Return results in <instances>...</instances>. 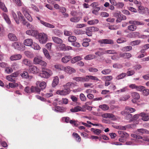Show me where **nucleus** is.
<instances>
[{
  "instance_id": "obj_1",
  "label": "nucleus",
  "mask_w": 149,
  "mask_h": 149,
  "mask_svg": "<svg viewBox=\"0 0 149 149\" xmlns=\"http://www.w3.org/2000/svg\"><path fill=\"white\" fill-rule=\"evenodd\" d=\"M52 74V71L51 70L49 69H46L42 71L40 76L42 77L48 78L51 76Z\"/></svg>"
},
{
  "instance_id": "obj_2",
  "label": "nucleus",
  "mask_w": 149,
  "mask_h": 149,
  "mask_svg": "<svg viewBox=\"0 0 149 149\" xmlns=\"http://www.w3.org/2000/svg\"><path fill=\"white\" fill-rule=\"evenodd\" d=\"M38 38L40 42L42 44L45 43L47 40V35L44 33H39L38 35Z\"/></svg>"
},
{
  "instance_id": "obj_3",
  "label": "nucleus",
  "mask_w": 149,
  "mask_h": 149,
  "mask_svg": "<svg viewBox=\"0 0 149 149\" xmlns=\"http://www.w3.org/2000/svg\"><path fill=\"white\" fill-rule=\"evenodd\" d=\"M98 42L101 46H103L104 44H113V41L111 39H102L98 40Z\"/></svg>"
},
{
  "instance_id": "obj_4",
  "label": "nucleus",
  "mask_w": 149,
  "mask_h": 149,
  "mask_svg": "<svg viewBox=\"0 0 149 149\" xmlns=\"http://www.w3.org/2000/svg\"><path fill=\"white\" fill-rule=\"evenodd\" d=\"M81 82H88L90 79L92 80L98 81V79L95 76H93L91 75H87L85 77H81Z\"/></svg>"
},
{
  "instance_id": "obj_5",
  "label": "nucleus",
  "mask_w": 149,
  "mask_h": 149,
  "mask_svg": "<svg viewBox=\"0 0 149 149\" xmlns=\"http://www.w3.org/2000/svg\"><path fill=\"white\" fill-rule=\"evenodd\" d=\"M70 92V88H67L61 90H58L56 91V93L61 95H65L69 94Z\"/></svg>"
},
{
  "instance_id": "obj_6",
  "label": "nucleus",
  "mask_w": 149,
  "mask_h": 149,
  "mask_svg": "<svg viewBox=\"0 0 149 149\" xmlns=\"http://www.w3.org/2000/svg\"><path fill=\"white\" fill-rule=\"evenodd\" d=\"M39 71V69L35 66L32 65L29 67V71L31 73L36 74L38 73Z\"/></svg>"
},
{
  "instance_id": "obj_7",
  "label": "nucleus",
  "mask_w": 149,
  "mask_h": 149,
  "mask_svg": "<svg viewBox=\"0 0 149 149\" xmlns=\"http://www.w3.org/2000/svg\"><path fill=\"white\" fill-rule=\"evenodd\" d=\"M131 136L132 137L135 138L136 139H143L144 141H149V137H145L143 138L141 136L134 134H131Z\"/></svg>"
},
{
  "instance_id": "obj_8",
  "label": "nucleus",
  "mask_w": 149,
  "mask_h": 149,
  "mask_svg": "<svg viewBox=\"0 0 149 149\" xmlns=\"http://www.w3.org/2000/svg\"><path fill=\"white\" fill-rule=\"evenodd\" d=\"M135 111L134 109L130 108L129 107H125V109L124 111L121 112V114L122 115H123L125 114V113H132L134 112Z\"/></svg>"
},
{
  "instance_id": "obj_9",
  "label": "nucleus",
  "mask_w": 149,
  "mask_h": 149,
  "mask_svg": "<svg viewBox=\"0 0 149 149\" xmlns=\"http://www.w3.org/2000/svg\"><path fill=\"white\" fill-rule=\"evenodd\" d=\"M36 17L38 20L40 21V23L45 26L50 28H54V26L53 25L45 22L42 20H41L39 17Z\"/></svg>"
},
{
  "instance_id": "obj_10",
  "label": "nucleus",
  "mask_w": 149,
  "mask_h": 149,
  "mask_svg": "<svg viewBox=\"0 0 149 149\" xmlns=\"http://www.w3.org/2000/svg\"><path fill=\"white\" fill-rule=\"evenodd\" d=\"M64 71L69 74H72L75 72V70L73 68L69 66H67L65 67Z\"/></svg>"
},
{
  "instance_id": "obj_11",
  "label": "nucleus",
  "mask_w": 149,
  "mask_h": 149,
  "mask_svg": "<svg viewBox=\"0 0 149 149\" xmlns=\"http://www.w3.org/2000/svg\"><path fill=\"white\" fill-rule=\"evenodd\" d=\"M26 33L27 35L34 36L38 34V31L36 30H33V29H31L27 31H26Z\"/></svg>"
},
{
  "instance_id": "obj_12",
  "label": "nucleus",
  "mask_w": 149,
  "mask_h": 149,
  "mask_svg": "<svg viewBox=\"0 0 149 149\" xmlns=\"http://www.w3.org/2000/svg\"><path fill=\"white\" fill-rule=\"evenodd\" d=\"M22 58V55L20 54L13 55L10 58V59L11 61L19 60Z\"/></svg>"
},
{
  "instance_id": "obj_13",
  "label": "nucleus",
  "mask_w": 149,
  "mask_h": 149,
  "mask_svg": "<svg viewBox=\"0 0 149 149\" xmlns=\"http://www.w3.org/2000/svg\"><path fill=\"white\" fill-rule=\"evenodd\" d=\"M17 13L19 18V19H21L22 21V23L24 25H26L27 24V22L26 21L25 19L21 13L20 11H17Z\"/></svg>"
},
{
  "instance_id": "obj_14",
  "label": "nucleus",
  "mask_w": 149,
  "mask_h": 149,
  "mask_svg": "<svg viewBox=\"0 0 149 149\" xmlns=\"http://www.w3.org/2000/svg\"><path fill=\"white\" fill-rule=\"evenodd\" d=\"M12 46L15 49L20 50L21 49L22 44L19 42H15L12 44Z\"/></svg>"
},
{
  "instance_id": "obj_15",
  "label": "nucleus",
  "mask_w": 149,
  "mask_h": 149,
  "mask_svg": "<svg viewBox=\"0 0 149 149\" xmlns=\"http://www.w3.org/2000/svg\"><path fill=\"white\" fill-rule=\"evenodd\" d=\"M36 84L37 86H39L42 90L45 89L46 86V84L44 81L40 82L39 81H37L36 83Z\"/></svg>"
},
{
  "instance_id": "obj_16",
  "label": "nucleus",
  "mask_w": 149,
  "mask_h": 149,
  "mask_svg": "<svg viewBox=\"0 0 149 149\" xmlns=\"http://www.w3.org/2000/svg\"><path fill=\"white\" fill-rule=\"evenodd\" d=\"M71 59V57L70 56H65L62 58L61 59V62L64 63H67Z\"/></svg>"
},
{
  "instance_id": "obj_17",
  "label": "nucleus",
  "mask_w": 149,
  "mask_h": 149,
  "mask_svg": "<svg viewBox=\"0 0 149 149\" xmlns=\"http://www.w3.org/2000/svg\"><path fill=\"white\" fill-rule=\"evenodd\" d=\"M24 43L26 46H31L33 43V40L31 39H27L24 41Z\"/></svg>"
},
{
  "instance_id": "obj_18",
  "label": "nucleus",
  "mask_w": 149,
  "mask_h": 149,
  "mask_svg": "<svg viewBox=\"0 0 149 149\" xmlns=\"http://www.w3.org/2000/svg\"><path fill=\"white\" fill-rule=\"evenodd\" d=\"M83 109V108L79 106H77L74 107V108L71 109L70 110L71 112H76L82 111Z\"/></svg>"
},
{
  "instance_id": "obj_19",
  "label": "nucleus",
  "mask_w": 149,
  "mask_h": 149,
  "mask_svg": "<svg viewBox=\"0 0 149 149\" xmlns=\"http://www.w3.org/2000/svg\"><path fill=\"white\" fill-rule=\"evenodd\" d=\"M140 115L142 117V119L144 121H147L149 120V116L144 113H140Z\"/></svg>"
},
{
  "instance_id": "obj_20",
  "label": "nucleus",
  "mask_w": 149,
  "mask_h": 149,
  "mask_svg": "<svg viewBox=\"0 0 149 149\" xmlns=\"http://www.w3.org/2000/svg\"><path fill=\"white\" fill-rule=\"evenodd\" d=\"M53 41L56 43L61 44L63 42L62 40L58 37L54 36L52 37Z\"/></svg>"
},
{
  "instance_id": "obj_21",
  "label": "nucleus",
  "mask_w": 149,
  "mask_h": 149,
  "mask_svg": "<svg viewBox=\"0 0 149 149\" xmlns=\"http://www.w3.org/2000/svg\"><path fill=\"white\" fill-rule=\"evenodd\" d=\"M9 39L12 41H16L17 39L16 36L12 33H10L8 35Z\"/></svg>"
},
{
  "instance_id": "obj_22",
  "label": "nucleus",
  "mask_w": 149,
  "mask_h": 149,
  "mask_svg": "<svg viewBox=\"0 0 149 149\" xmlns=\"http://www.w3.org/2000/svg\"><path fill=\"white\" fill-rule=\"evenodd\" d=\"M75 83L72 82H69L67 83L65 85H63L64 88H72L75 86Z\"/></svg>"
},
{
  "instance_id": "obj_23",
  "label": "nucleus",
  "mask_w": 149,
  "mask_h": 149,
  "mask_svg": "<svg viewBox=\"0 0 149 149\" xmlns=\"http://www.w3.org/2000/svg\"><path fill=\"white\" fill-rule=\"evenodd\" d=\"M30 89L31 93L36 92L38 93H39L40 91V89L37 86L36 87L32 86Z\"/></svg>"
},
{
  "instance_id": "obj_24",
  "label": "nucleus",
  "mask_w": 149,
  "mask_h": 149,
  "mask_svg": "<svg viewBox=\"0 0 149 149\" xmlns=\"http://www.w3.org/2000/svg\"><path fill=\"white\" fill-rule=\"evenodd\" d=\"M59 78L57 76L55 77L53 80L52 83V86L53 87H55L57 86L58 83Z\"/></svg>"
},
{
  "instance_id": "obj_25",
  "label": "nucleus",
  "mask_w": 149,
  "mask_h": 149,
  "mask_svg": "<svg viewBox=\"0 0 149 149\" xmlns=\"http://www.w3.org/2000/svg\"><path fill=\"white\" fill-rule=\"evenodd\" d=\"M138 141L137 139H133L132 141H127L126 142V145H136V143Z\"/></svg>"
},
{
  "instance_id": "obj_26",
  "label": "nucleus",
  "mask_w": 149,
  "mask_h": 149,
  "mask_svg": "<svg viewBox=\"0 0 149 149\" xmlns=\"http://www.w3.org/2000/svg\"><path fill=\"white\" fill-rule=\"evenodd\" d=\"M137 132H138V134H139L144 133L149 134V131L143 129H138Z\"/></svg>"
},
{
  "instance_id": "obj_27",
  "label": "nucleus",
  "mask_w": 149,
  "mask_h": 149,
  "mask_svg": "<svg viewBox=\"0 0 149 149\" xmlns=\"http://www.w3.org/2000/svg\"><path fill=\"white\" fill-rule=\"evenodd\" d=\"M43 52L45 57L47 59L50 60L51 59V56L48 51L46 49L44 48L43 49Z\"/></svg>"
},
{
  "instance_id": "obj_28",
  "label": "nucleus",
  "mask_w": 149,
  "mask_h": 149,
  "mask_svg": "<svg viewBox=\"0 0 149 149\" xmlns=\"http://www.w3.org/2000/svg\"><path fill=\"white\" fill-rule=\"evenodd\" d=\"M131 95L132 97L134 99L138 100L140 98L139 94L136 92H133L131 93Z\"/></svg>"
},
{
  "instance_id": "obj_29",
  "label": "nucleus",
  "mask_w": 149,
  "mask_h": 149,
  "mask_svg": "<svg viewBox=\"0 0 149 149\" xmlns=\"http://www.w3.org/2000/svg\"><path fill=\"white\" fill-rule=\"evenodd\" d=\"M81 57L79 56H77L71 59V62L72 63H75L78 61L81 60Z\"/></svg>"
},
{
  "instance_id": "obj_30",
  "label": "nucleus",
  "mask_w": 149,
  "mask_h": 149,
  "mask_svg": "<svg viewBox=\"0 0 149 149\" xmlns=\"http://www.w3.org/2000/svg\"><path fill=\"white\" fill-rule=\"evenodd\" d=\"M118 18L116 20L117 22H121L122 20H125L126 19V17L125 15H122L120 13V15Z\"/></svg>"
},
{
  "instance_id": "obj_31",
  "label": "nucleus",
  "mask_w": 149,
  "mask_h": 149,
  "mask_svg": "<svg viewBox=\"0 0 149 149\" xmlns=\"http://www.w3.org/2000/svg\"><path fill=\"white\" fill-rule=\"evenodd\" d=\"M0 8L4 12H8L7 8L6 7L4 4L1 1H0Z\"/></svg>"
},
{
  "instance_id": "obj_32",
  "label": "nucleus",
  "mask_w": 149,
  "mask_h": 149,
  "mask_svg": "<svg viewBox=\"0 0 149 149\" xmlns=\"http://www.w3.org/2000/svg\"><path fill=\"white\" fill-rule=\"evenodd\" d=\"M99 51H97L96 52H95V54L99 56H100L102 55H103L105 53V51H104L103 50L104 49L103 48H100L99 49Z\"/></svg>"
},
{
  "instance_id": "obj_33",
  "label": "nucleus",
  "mask_w": 149,
  "mask_h": 149,
  "mask_svg": "<svg viewBox=\"0 0 149 149\" xmlns=\"http://www.w3.org/2000/svg\"><path fill=\"white\" fill-rule=\"evenodd\" d=\"M120 56L123 57L125 58H128L131 57L132 56L131 54L129 53H125L120 54Z\"/></svg>"
},
{
  "instance_id": "obj_34",
  "label": "nucleus",
  "mask_w": 149,
  "mask_h": 149,
  "mask_svg": "<svg viewBox=\"0 0 149 149\" xmlns=\"http://www.w3.org/2000/svg\"><path fill=\"white\" fill-rule=\"evenodd\" d=\"M91 131L93 132L95 134L97 135H99L102 132V131L101 130L93 128H91Z\"/></svg>"
},
{
  "instance_id": "obj_35",
  "label": "nucleus",
  "mask_w": 149,
  "mask_h": 149,
  "mask_svg": "<svg viewBox=\"0 0 149 149\" xmlns=\"http://www.w3.org/2000/svg\"><path fill=\"white\" fill-rule=\"evenodd\" d=\"M80 17H74L71 18L70 21L72 22H77L80 20Z\"/></svg>"
},
{
  "instance_id": "obj_36",
  "label": "nucleus",
  "mask_w": 149,
  "mask_h": 149,
  "mask_svg": "<svg viewBox=\"0 0 149 149\" xmlns=\"http://www.w3.org/2000/svg\"><path fill=\"white\" fill-rule=\"evenodd\" d=\"M95 57V56L94 55L89 54L85 56L84 58L86 60H89L93 59Z\"/></svg>"
},
{
  "instance_id": "obj_37",
  "label": "nucleus",
  "mask_w": 149,
  "mask_h": 149,
  "mask_svg": "<svg viewBox=\"0 0 149 149\" xmlns=\"http://www.w3.org/2000/svg\"><path fill=\"white\" fill-rule=\"evenodd\" d=\"M3 16L6 22L9 24H10L11 22L10 21L6 13H3Z\"/></svg>"
},
{
  "instance_id": "obj_38",
  "label": "nucleus",
  "mask_w": 149,
  "mask_h": 149,
  "mask_svg": "<svg viewBox=\"0 0 149 149\" xmlns=\"http://www.w3.org/2000/svg\"><path fill=\"white\" fill-rule=\"evenodd\" d=\"M130 97V96L129 95H126L120 97V98H119V100L120 101H126L128 100L129 98Z\"/></svg>"
},
{
  "instance_id": "obj_39",
  "label": "nucleus",
  "mask_w": 149,
  "mask_h": 149,
  "mask_svg": "<svg viewBox=\"0 0 149 149\" xmlns=\"http://www.w3.org/2000/svg\"><path fill=\"white\" fill-rule=\"evenodd\" d=\"M99 22V21L97 19H95L93 20H90L88 22V24L90 25H94L97 24Z\"/></svg>"
},
{
  "instance_id": "obj_40",
  "label": "nucleus",
  "mask_w": 149,
  "mask_h": 149,
  "mask_svg": "<svg viewBox=\"0 0 149 149\" xmlns=\"http://www.w3.org/2000/svg\"><path fill=\"white\" fill-rule=\"evenodd\" d=\"M53 32L55 35L58 36H60L62 34V33H61V32L57 29L53 30Z\"/></svg>"
},
{
  "instance_id": "obj_41",
  "label": "nucleus",
  "mask_w": 149,
  "mask_h": 149,
  "mask_svg": "<svg viewBox=\"0 0 149 149\" xmlns=\"http://www.w3.org/2000/svg\"><path fill=\"white\" fill-rule=\"evenodd\" d=\"M41 60L38 57H35L33 60V63L35 64H39Z\"/></svg>"
},
{
  "instance_id": "obj_42",
  "label": "nucleus",
  "mask_w": 149,
  "mask_h": 149,
  "mask_svg": "<svg viewBox=\"0 0 149 149\" xmlns=\"http://www.w3.org/2000/svg\"><path fill=\"white\" fill-rule=\"evenodd\" d=\"M31 47L34 49L36 50H39L41 49L40 46L37 43H33V44L31 46Z\"/></svg>"
},
{
  "instance_id": "obj_43",
  "label": "nucleus",
  "mask_w": 149,
  "mask_h": 149,
  "mask_svg": "<svg viewBox=\"0 0 149 149\" xmlns=\"http://www.w3.org/2000/svg\"><path fill=\"white\" fill-rule=\"evenodd\" d=\"M126 75V74L125 73H123L118 75L116 77V79L117 80L121 79L125 77Z\"/></svg>"
},
{
  "instance_id": "obj_44",
  "label": "nucleus",
  "mask_w": 149,
  "mask_h": 149,
  "mask_svg": "<svg viewBox=\"0 0 149 149\" xmlns=\"http://www.w3.org/2000/svg\"><path fill=\"white\" fill-rule=\"evenodd\" d=\"M72 135L74 137L77 139L76 140L77 141L79 142L81 141V137L77 133L74 132L72 134Z\"/></svg>"
},
{
  "instance_id": "obj_45",
  "label": "nucleus",
  "mask_w": 149,
  "mask_h": 149,
  "mask_svg": "<svg viewBox=\"0 0 149 149\" xmlns=\"http://www.w3.org/2000/svg\"><path fill=\"white\" fill-rule=\"evenodd\" d=\"M99 107L103 110H107L109 108V106L106 104H103L100 105Z\"/></svg>"
},
{
  "instance_id": "obj_46",
  "label": "nucleus",
  "mask_w": 149,
  "mask_h": 149,
  "mask_svg": "<svg viewBox=\"0 0 149 149\" xmlns=\"http://www.w3.org/2000/svg\"><path fill=\"white\" fill-rule=\"evenodd\" d=\"M25 55L28 57L32 58L34 56L33 53L29 51H26L25 52Z\"/></svg>"
},
{
  "instance_id": "obj_47",
  "label": "nucleus",
  "mask_w": 149,
  "mask_h": 149,
  "mask_svg": "<svg viewBox=\"0 0 149 149\" xmlns=\"http://www.w3.org/2000/svg\"><path fill=\"white\" fill-rule=\"evenodd\" d=\"M21 10L24 15H25L28 13V9L25 6H23Z\"/></svg>"
},
{
  "instance_id": "obj_48",
  "label": "nucleus",
  "mask_w": 149,
  "mask_h": 149,
  "mask_svg": "<svg viewBox=\"0 0 149 149\" xmlns=\"http://www.w3.org/2000/svg\"><path fill=\"white\" fill-rule=\"evenodd\" d=\"M68 41L70 42H74L76 40V38L74 36H71L69 37Z\"/></svg>"
},
{
  "instance_id": "obj_49",
  "label": "nucleus",
  "mask_w": 149,
  "mask_h": 149,
  "mask_svg": "<svg viewBox=\"0 0 149 149\" xmlns=\"http://www.w3.org/2000/svg\"><path fill=\"white\" fill-rule=\"evenodd\" d=\"M136 26L134 25H131L128 26L127 27L128 29L129 30L132 31L135 30L136 29Z\"/></svg>"
},
{
  "instance_id": "obj_50",
  "label": "nucleus",
  "mask_w": 149,
  "mask_h": 149,
  "mask_svg": "<svg viewBox=\"0 0 149 149\" xmlns=\"http://www.w3.org/2000/svg\"><path fill=\"white\" fill-rule=\"evenodd\" d=\"M105 53L109 54H116L117 53L114 50H109L105 51Z\"/></svg>"
},
{
  "instance_id": "obj_51",
  "label": "nucleus",
  "mask_w": 149,
  "mask_h": 149,
  "mask_svg": "<svg viewBox=\"0 0 149 149\" xmlns=\"http://www.w3.org/2000/svg\"><path fill=\"white\" fill-rule=\"evenodd\" d=\"M12 69L10 67H6L5 68V72L6 73L8 74L10 73L13 72Z\"/></svg>"
},
{
  "instance_id": "obj_52",
  "label": "nucleus",
  "mask_w": 149,
  "mask_h": 149,
  "mask_svg": "<svg viewBox=\"0 0 149 149\" xmlns=\"http://www.w3.org/2000/svg\"><path fill=\"white\" fill-rule=\"evenodd\" d=\"M113 67L115 68L120 69L123 68V65L120 64L115 63L113 65Z\"/></svg>"
},
{
  "instance_id": "obj_53",
  "label": "nucleus",
  "mask_w": 149,
  "mask_h": 149,
  "mask_svg": "<svg viewBox=\"0 0 149 149\" xmlns=\"http://www.w3.org/2000/svg\"><path fill=\"white\" fill-rule=\"evenodd\" d=\"M141 42L140 40H136L131 42V45L132 46H135L139 45Z\"/></svg>"
},
{
  "instance_id": "obj_54",
  "label": "nucleus",
  "mask_w": 149,
  "mask_h": 149,
  "mask_svg": "<svg viewBox=\"0 0 149 149\" xmlns=\"http://www.w3.org/2000/svg\"><path fill=\"white\" fill-rule=\"evenodd\" d=\"M74 32L76 35H79L84 33L83 31L80 29L74 30Z\"/></svg>"
},
{
  "instance_id": "obj_55",
  "label": "nucleus",
  "mask_w": 149,
  "mask_h": 149,
  "mask_svg": "<svg viewBox=\"0 0 149 149\" xmlns=\"http://www.w3.org/2000/svg\"><path fill=\"white\" fill-rule=\"evenodd\" d=\"M139 12L141 14H143L145 13L144 12V8L142 6H139L138 7Z\"/></svg>"
},
{
  "instance_id": "obj_56",
  "label": "nucleus",
  "mask_w": 149,
  "mask_h": 149,
  "mask_svg": "<svg viewBox=\"0 0 149 149\" xmlns=\"http://www.w3.org/2000/svg\"><path fill=\"white\" fill-rule=\"evenodd\" d=\"M111 72V70L109 69L104 70L101 72L102 73L105 75L109 74Z\"/></svg>"
},
{
  "instance_id": "obj_57",
  "label": "nucleus",
  "mask_w": 149,
  "mask_h": 149,
  "mask_svg": "<svg viewBox=\"0 0 149 149\" xmlns=\"http://www.w3.org/2000/svg\"><path fill=\"white\" fill-rule=\"evenodd\" d=\"M80 98L82 101H85L86 100V98L83 93H81L80 94Z\"/></svg>"
},
{
  "instance_id": "obj_58",
  "label": "nucleus",
  "mask_w": 149,
  "mask_h": 149,
  "mask_svg": "<svg viewBox=\"0 0 149 149\" xmlns=\"http://www.w3.org/2000/svg\"><path fill=\"white\" fill-rule=\"evenodd\" d=\"M6 79L8 80L11 82L15 81V78H13L11 75L6 76Z\"/></svg>"
},
{
  "instance_id": "obj_59",
  "label": "nucleus",
  "mask_w": 149,
  "mask_h": 149,
  "mask_svg": "<svg viewBox=\"0 0 149 149\" xmlns=\"http://www.w3.org/2000/svg\"><path fill=\"white\" fill-rule=\"evenodd\" d=\"M25 17L30 22L32 21L33 19L32 17H31L29 13H27L26 14L24 15Z\"/></svg>"
},
{
  "instance_id": "obj_60",
  "label": "nucleus",
  "mask_w": 149,
  "mask_h": 149,
  "mask_svg": "<svg viewBox=\"0 0 149 149\" xmlns=\"http://www.w3.org/2000/svg\"><path fill=\"white\" fill-rule=\"evenodd\" d=\"M130 35H131L132 36V37H139V33L138 32H134L132 33H130L129 34V36H130Z\"/></svg>"
},
{
  "instance_id": "obj_61",
  "label": "nucleus",
  "mask_w": 149,
  "mask_h": 149,
  "mask_svg": "<svg viewBox=\"0 0 149 149\" xmlns=\"http://www.w3.org/2000/svg\"><path fill=\"white\" fill-rule=\"evenodd\" d=\"M126 41L125 39L123 38H120L118 39L117 40V42L118 43H121Z\"/></svg>"
},
{
  "instance_id": "obj_62",
  "label": "nucleus",
  "mask_w": 149,
  "mask_h": 149,
  "mask_svg": "<svg viewBox=\"0 0 149 149\" xmlns=\"http://www.w3.org/2000/svg\"><path fill=\"white\" fill-rule=\"evenodd\" d=\"M129 136L128 134L125 132H124L120 136L122 138H124L125 139Z\"/></svg>"
},
{
  "instance_id": "obj_63",
  "label": "nucleus",
  "mask_w": 149,
  "mask_h": 149,
  "mask_svg": "<svg viewBox=\"0 0 149 149\" xmlns=\"http://www.w3.org/2000/svg\"><path fill=\"white\" fill-rule=\"evenodd\" d=\"M142 91L144 95L147 96L149 94V90L148 89H145L144 88Z\"/></svg>"
},
{
  "instance_id": "obj_64",
  "label": "nucleus",
  "mask_w": 149,
  "mask_h": 149,
  "mask_svg": "<svg viewBox=\"0 0 149 149\" xmlns=\"http://www.w3.org/2000/svg\"><path fill=\"white\" fill-rule=\"evenodd\" d=\"M21 75L22 77L25 78H26L28 77V73L26 72H23L21 74Z\"/></svg>"
}]
</instances>
